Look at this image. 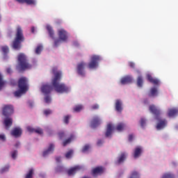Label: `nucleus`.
<instances>
[{"instance_id": "1", "label": "nucleus", "mask_w": 178, "mask_h": 178, "mask_svg": "<svg viewBox=\"0 0 178 178\" xmlns=\"http://www.w3.org/2000/svg\"><path fill=\"white\" fill-rule=\"evenodd\" d=\"M54 77L51 80V84L56 92L63 94V92H69V88L65 83H59L62 79V72L58 71L57 67L52 68Z\"/></svg>"}, {"instance_id": "2", "label": "nucleus", "mask_w": 178, "mask_h": 178, "mask_svg": "<svg viewBox=\"0 0 178 178\" xmlns=\"http://www.w3.org/2000/svg\"><path fill=\"white\" fill-rule=\"evenodd\" d=\"M22 42H24V35L22 27L17 26L15 33V37L12 42L11 47L13 49L19 50L22 48Z\"/></svg>"}, {"instance_id": "3", "label": "nucleus", "mask_w": 178, "mask_h": 178, "mask_svg": "<svg viewBox=\"0 0 178 178\" xmlns=\"http://www.w3.org/2000/svg\"><path fill=\"white\" fill-rule=\"evenodd\" d=\"M18 60V69L20 72L27 70V69H31V65L29 63L27 56L24 54L20 53L17 56Z\"/></svg>"}, {"instance_id": "4", "label": "nucleus", "mask_w": 178, "mask_h": 178, "mask_svg": "<svg viewBox=\"0 0 178 178\" xmlns=\"http://www.w3.org/2000/svg\"><path fill=\"white\" fill-rule=\"evenodd\" d=\"M18 88L22 91H29V79L22 76L18 80Z\"/></svg>"}, {"instance_id": "5", "label": "nucleus", "mask_w": 178, "mask_h": 178, "mask_svg": "<svg viewBox=\"0 0 178 178\" xmlns=\"http://www.w3.org/2000/svg\"><path fill=\"white\" fill-rule=\"evenodd\" d=\"M99 56H92L90 58V61L88 65L89 69H97L98 67V63L100 60Z\"/></svg>"}, {"instance_id": "6", "label": "nucleus", "mask_w": 178, "mask_h": 178, "mask_svg": "<svg viewBox=\"0 0 178 178\" xmlns=\"http://www.w3.org/2000/svg\"><path fill=\"white\" fill-rule=\"evenodd\" d=\"M86 66H87V63L83 61L79 63L76 65V72L78 74L82 77L86 76Z\"/></svg>"}, {"instance_id": "7", "label": "nucleus", "mask_w": 178, "mask_h": 178, "mask_svg": "<svg viewBox=\"0 0 178 178\" xmlns=\"http://www.w3.org/2000/svg\"><path fill=\"white\" fill-rule=\"evenodd\" d=\"M2 113L3 116L8 118L13 113V106L10 104H3L2 108Z\"/></svg>"}, {"instance_id": "8", "label": "nucleus", "mask_w": 178, "mask_h": 178, "mask_svg": "<svg viewBox=\"0 0 178 178\" xmlns=\"http://www.w3.org/2000/svg\"><path fill=\"white\" fill-rule=\"evenodd\" d=\"M58 34L60 40L61 41H67V32L65 31V29H58Z\"/></svg>"}, {"instance_id": "9", "label": "nucleus", "mask_w": 178, "mask_h": 178, "mask_svg": "<svg viewBox=\"0 0 178 178\" xmlns=\"http://www.w3.org/2000/svg\"><path fill=\"white\" fill-rule=\"evenodd\" d=\"M99 124H101V120H99V118L98 117L93 118L90 124V127H92V129H95V127H98Z\"/></svg>"}, {"instance_id": "10", "label": "nucleus", "mask_w": 178, "mask_h": 178, "mask_svg": "<svg viewBox=\"0 0 178 178\" xmlns=\"http://www.w3.org/2000/svg\"><path fill=\"white\" fill-rule=\"evenodd\" d=\"M127 155L125 152H122L118 158L117 161L115 162V165H120V163H123L124 161H126Z\"/></svg>"}, {"instance_id": "11", "label": "nucleus", "mask_w": 178, "mask_h": 178, "mask_svg": "<svg viewBox=\"0 0 178 178\" xmlns=\"http://www.w3.org/2000/svg\"><path fill=\"white\" fill-rule=\"evenodd\" d=\"M104 168L99 166V167H96L95 168H93L92 170V176H97V175H102V173L104 172Z\"/></svg>"}, {"instance_id": "12", "label": "nucleus", "mask_w": 178, "mask_h": 178, "mask_svg": "<svg viewBox=\"0 0 178 178\" xmlns=\"http://www.w3.org/2000/svg\"><path fill=\"white\" fill-rule=\"evenodd\" d=\"M149 111L153 113V115H155L156 116H159L161 115V110L158 109L156 106L154 105H151L149 107Z\"/></svg>"}, {"instance_id": "13", "label": "nucleus", "mask_w": 178, "mask_h": 178, "mask_svg": "<svg viewBox=\"0 0 178 178\" xmlns=\"http://www.w3.org/2000/svg\"><path fill=\"white\" fill-rule=\"evenodd\" d=\"M22 129L19 127L14 128L11 131L12 136H13L16 138H17V137H20V136H22Z\"/></svg>"}, {"instance_id": "14", "label": "nucleus", "mask_w": 178, "mask_h": 178, "mask_svg": "<svg viewBox=\"0 0 178 178\" xmlns=\"http://www.w3.org/2000/svg\"><path fill=\"white\" fill-rule=\"evenodd\" d=\"M115 106L117 112H122V111H123V103L120 101V99H117L115 101Z\"/></svg>"}, {"instance_id": "15", "label": "nucleus", "mask_w": 178, "mask_h": 178, "mask_svg": "<svg viewBox=\"0 0 178 178\" xmlns=\"http://www.w3.org/2000/svg\"><path fill=\"white\" fill-rule=\"evenodd\" d=\"M54 149H55V145H54V144H50L48 149L43 152V156H47V155L52 154V152H54Z\"/></svg>"}, {"instance_id": "16", "label": "nucleus", "mask_w": 178, "mask_h": 178, "mask_svg": "<svg viewBox=\"0 0 178 178\" xmlns=\"http://www.w3.org/2000/svg\"><path fill=\"white\" fill-rule=\"evenodd\" d=\"M41 91L43 94H49L52 91V87L49 85H43L41 88Z\"/></svg>"}, {"instance_id": "17", "label": "nucleus", "mask_w": 178, "mask_h": 178, "mask_svg": "<svg viewBox=\"0 0 178 178\" xmlns=\"http://www.w3.org/2000/svg\"><path fill=\"white\" fill-rule=\"evenodd\" d=\"M147 79L149 83H152V84H154L155 86H159V80L157 79H154L151 74L147 75Z\"/></svg>"}, {"instance_id": "18", "label": "nucleus", "mask_w": 178, "mask_h": 178, "mask_svg": "<svg viewBox=\"0 0 178 178\" xmlns=\"http://www.w3.org/2000/svg\"><path fill=\"white\" fill-rule=\"evenodd\" d=\"M169 118H175V116H177L178 115V108H170L168 110V113Z\"/></svg>"}, {"instance_id": "19", "label": "nucleus", "mask_w": 178, "mask_h": 178, "mask_svg": "<svg viewBox=\"0 0 178 178\" xmlns=\"http://www.w3.org/2000/svg\"><path fill=\"white\" fill-rule=\"evenodd\" d=\"M167 123L166 120H161L156 125L157 130H162V129L166 127Z\"/></svg>"}, {"instance_id": "20", "label": "nucleus", "mask_w": 178, "mask_h": 178, "mask_svg": "<svg viewBox=\"0 0 178 178\" xmlns=\"http://www.w3.org/2000/svg\"><path fill=\"white\" fill-rule=\"evenodd\" d=\"M132 81H133V78L130 76H127L121 79L120 83L121 84L124 85V84H129Z\"/></svg>"}, {"instance_id": "21", "label": "nucleus", "mask_w": 178, "mask_h": 178, "mask_svg": "<svg viewBox=\"0 0 178 178\" xmlns=\"http://www.w3.org/2000/svg\"><path fill=\"white\" fill-rule=\"evenodd\" d=\"M19 3H26V5H36L37 1L35 0H16Z\"/></svg>"}, {"instance_id": "22", "label": "nucleus", "mask_w": 178, "mask_h": 178, "mask_svg": "<svg viewBox=\"0 0 178 178\" xmlns=\"http://www.w3.org/2000/svg\"><path fill=\"white\" fill-rule=\"evenodd\" d=\"M112 131H113V125H112L111 123H109L107 124V129L106 131V137L111 136V134H112Z\"/></svg>"}, {"instance_id": "23", "label": "nucleus", "mask_w": 178, "mask_h": 178, "mask_svg": "<svg viewBox=\"0 0 178 178\" xmlns=\"http://www.w3.org/2000/svg\"><path fill=\"white\" fill-rule=\"evenodd\" d=\"M13 123V120L10 118H7L3 121V124L6 129H9V127L12 126Z\"/></svg>"}, {"instance_id": "24", "label": "nucleus", "mask_w": 178, "mask_h": 178, "mask_svg": "<svg viewBox=\"0 0 178 178\" xmlns=\"http://www.w3.org/2000/svg\"><path fill=\"white\" fill-rule=\"evenodd\" d=\"M142 152H143V149L141 147H136L134 152V157L135 158V159H136V158H138V156L141 155Z\"/></svg>"}, {"instance_id": "25", "label": "nucleus", "mask_w": 178, "mask_h": 178, "mask_svg": "<svg viewBox=\"0 0 178 178\" xmlns=\"http://www.w3.org/2000/svg\"><path fill=\"white\" fill-rule=\"evenodd\" d=\"M46 29L49 33V37L54 40L55 38V33L54 32V29H52V26L47 25Z\"/></svg>"}, {"instance_id": "26", "label": "nucleus", "mask_w": 178, "mask_h": 178, "mask_svg": "<svg viewBox=\"0 0 178 178\" xmlns=\"http://www.w3.org/2000/svg\"><path fill=\"white\" fill-rule=\"evenodd\" d=\"M79 169H80V168L79 166L74 167V168L68 170L67 175L69 176H72V175H75L76 172H77V170H79Z\"/></svg>"}, {"instance_id": "27", "label": "nucleus", "mask_w": 178, "mask_h": 178, "mask_svg": "<svg viewBox=\"0 0 178 178\" xmlns=\"http://www.w3.org/2000/svg\"><path fill=\"white\" fill-rule=\"evenodd\" d=\"M158 95V88H152L150 89V93L149 95V97H157Z\"/></svg>"}, {"instance_id": "28", "label": "nucleus", "mask_w": 178, "mask_h": 178, "mask_svg": "<svg viewBox=\"0 0 178 178\" xmlns=\"http://www.w3.org/2000/svg\"><path fill=\"white\" fill-rule=\"evenodd\" d=\"M143 83H144V79H143V76L139 75L137 78L138 87H143Z\"/></svg>"}, {"instance_id": "29", "label": "nucleus", "mask_w": 178, "mask_h": 178, "mask_svg": "<svg viewBox=\"0 0 178 178\" xmlns=\"http://www.w3.org/2000/svg\"><path fill=\"white\" fill-rule=\"evenodd\" d=\"M124 127H126V125L124 123L120 122L118 124L115 129L118 131H123Z\"/></svg>"}, {"instance_id": "30", "label": "nucleus", "mask_w": 178, "mask_h": 178, "mask_svg": "<svg viewBox=\"0 0 178 178\" xmlns=\"http://www.w3.org/2000/svg\"><path fill=\"white\" fill-rule=\"evenodd\" d=\"M27 91H22V89H19V90H17L14 92L15 97H22V95L26 94Z\"/></svg>"}, {"instance_id": "31", "label": "nucleus", "mask_w": 178, "mask_h": 178, "mask_svg": "<svg viewBox=\"0 0 178 178\" xmlns=\"http://www.w3.org/2000/svg\"><path fill=\"white\" fill-rule=\"evenodd\" d=\"M34 175V169L31 168L29 172L26 173L25 178H33Z\"/></svg>"}, {"instance_id": "32", "label": "nucleus", "mask_w": 178, "mask_h": 178, "mask_svg": "<svg viewBox=\"0 0 178 178\" xmlns=\"http://www.w3.org/2000/svg\"><path fill=\"white\" fill-rule=\"evenodd\" d=\"M73 138H74V136L73 135H71V136L68 139L65 140L63 143V147H66L67 144H70V143H72V140H73Z\"/></svg>"}, {"instance_id": "33", "label": "nucleus", "mask_w": 178, "mask_h": 178, "mask_svg": "<svg viewBox=\"0 0 178 178\" xmlns=\"http://www.w3.org/2000/svg\"><path fill=\"white\" fill-rule=\"evenodd\" d=\"M129 178H140V174L136 170L132 171Z\"/></svg>"}, {"instance_id": "34", "label": "nucleus", "mask_w": 178, "mask_h": 178, "mask_svg": "<svg viewBox=\"0 0 178 178\" xmlns=\"http://www.w3.org/2000/svg\"><path fill=\"white\" fill-rule=\"evenodd\" d=\"M2 52L4 55H6L9 52V47L8 46H2L1 47Z\"/></svg>"}, {"instance_id": "35", "label": "nucleus", "mask_w": 178, "mask_h": 178, "mask_svg": "<svg viewBox=\"0 0 178 178\" xmlns=\"http://www.w3.org/2000/svg\"><path fill=\"white\" fill-rule=\"evenodd\" d=\"M162 178H175V175L170 172L165 173L163 175Z\"/></svg>"}, {"instance_id": "36", "label": "nucleus", "mask_w": 178, "mask_h": 178, "mask_svg": "<svg viewBox=\"0 0 178 178\" xmlns=\"http://www.w3.org/2000/svg\"><path fill=\"white\" fill-rule=\"evenodd\" d=\"M63 170H65V168L62 165H58L56 168V172H57V173H60V172H63Z\"/></svg>"}, {"instance_id": "37", "label": "nucleus", "mask_w": 178, "mask_h": 178, "mask_svg": "<svg viewBox=\"0 0 178 178\" xmlns=\"http://www.w3.org/2000/svg\"><path fill=\"white\" fill-rule=\"evenodd\" d=\"M41 51H42V46L39 45L35 49V54H37V55H40V54H41Z\"/></svg>"}, {"instance_id": "38", "label": "nucleus", "mask_w": 178, "mask_h": 178, "mask_svg": "<svg viewBox=\"0 0 178 178\" xmlns=\"http://www.w3.org/2000/svg\"><path fill=\"white\" fill-rule=\"evenodd\" d=\"M72 155H73V150H70L65 154V158L69 159V158H72Z\"/></svg>"}, {"instance_id": "39", "label": "nucleus", "mask_w": 178, "mask_h": 178, "mask_svg": "<svg viewBox=\"0 0 178 178\" xmlns=\"http://www.w3.org/2000/svg\"><path fill=\"white\" fill-rule=\"evenodd\" d=\"M9 170V165H6L0 170V173H5Z\"/></svg>"}, {"instance_id": "40", "label": "nucleus", "mask_w": 178, "mask_h": 178, "mask_svg": "<svg viewBox=\"0 0 178 178\" xmlns=\"http://www.w3.org/2000/svg\"><path fill=\"white\" fill-rule=\"evenodd\" d=\"M62 40L60 39H56L54 40V47H59V45L60 44V42Z\"/></svg>"}, {"instance_id": "41", "label": "nucleus", "mask_w": 178, "mask_h": 178, "mask_svg": "<svg viewBox=\"0 0 178 178\" xmlns=\"http://www.w3.org/2000/svg\"><path fill=\"white\" fill-rule=\"evenodd\" d=\"M81 109H83V106L81 105L76 106L74 108V112H80Z\"/></svg>"}, {"instance_id": "42", "label": "nucleus", "mask_w": 178, "mask_h": 178, "mask_svg": "<svg viewBox=\"0 0 178 178\" xmlns=\"http://www.w3.org/2000/svg\"><path fill=\"white\" fill-rule=\"evenodd\" d=\"M88 149H90V145H86L82 149V152H87Z\"/></svg>"}, {"instance_id": "43", "label": "nucleus", "mask_w": 178, "mask_h": 178, "mask_svg": "<svg viewBox=\"0 0 178 178\" xmlns=\"http://www.w3.org/2000/svg\"><path fill=\"white\" fill-rule=\"evenodd\" d=\"M11 156H12L13 159H16V156H17V150H15L11 153Z\"/></svg>"}, {"instance_id": "44", "label": "nucleus", "mask_w": 178, "mask_h": 178, "mask_svg": "<svg viewBox=\"0 0 178 178\" xmlns=\"http://www.w3.org/2000/svg\"><path fill=\"white\" fill-rule=\"evenodd\" d=\"M34 133H36L37 134H42V129L40 128L35 129Z\"/></svg>"}, {"instance_id": "45", "label": "nucleus", "mask_w": 178, "mask_h": 178, "mask_svg": "<svg viewBox=\"0 0 178 178\" xmlns=\"http://www.w3.org/2000/svg\"><path fill=\"white\" fill-rule=\"evenodd\" d=\"M69 119H70V117L69 115H66L64 117V123H65V124H67L69 123Z\"/></svg>"}, {"instance_id": "46", "label": "nucleus", "mask_w": 178, "mask_h": 178, "mask_svg": "<svg viewBox=\"0 0 178 178\" xmlns=\"http://www.w3.org/2000/svg\"><path fill=\"white\" fill-rule=\"evenodd\" d=\"M44 101H45L46 104H49L51 102V97H49L48 95L44 97Z\"/></svg>"}, {"instance_id": "47", "label": "nucleus", "mask_w": 178, "mask_h": 178, "mask_svg": "<svg viewBox=\"0 0 178 178\" xmlns=\"http://www.w3.org/2000/svg\"><path fill=\"white\" fill-rule=\"evenodd\" d=\"M51 113H52V111L49 110V109H47V110H44V114L46 115V116H48V115H51Z\"/></svg>"}, {"instance_id": "48", "label": "nucleus", "mask_w": 178, "mask_h": 178, "mask_svg": "<svg viewBox=\"0 0 178 178\" xmlns=\"http://www.w3.org/2000/svg\"><path fill=\"white\" fill-rule=\"evenodd\" d=\"M145 123H146L145 119L141 118L140 119V126H141V127H144L145 126Z\"/></svg>"}, {"instance_id": "49", "label": "nucleus", "mask_w": 178, "mask_h": 178, "mask_svg": "<svg viewBox=\"0 0 178 178\" xmlns=\"http://www.w3.org/2000/svg\"><path fill=\"white\" fill-rule=\"evenodd\" d=\"M27 130L29 131V133H34L35 129L31 127H27Z\"/></svg>"}, {"instance_id": "50", "label": "nucleus", "mask_w": 178, "mask_h": 178, "mask_svg": "<svg viewBox=\"0 0 178 178\" xmlns=\"http://www.w3.org/2000/svg\"><path fill=\"white\" fill-rule=\"evenodd\" d=\"M58 137H59V138H60V140H62V138H63V137H65V133L59 132L58 133Z\"/></svg>"}, {"instance_id": "51", "label": "nucleus", "mask_w": 178, "mask_h": 178, "mask_svg": "<svg viewBox=\"0 0 178 178\" xmlns=\"http://www.w3.org/2000/svg\"><path fill=\"white\" fill-rule=\"evenodd\" d=\"M129 66H130L132 69H134L136 67V64L133 62H129Z\"/></svg>"}, {"instance_id": "52", "label": "nucleus", "mask_w": 178, "mask_h": 178, "mask_svg": "<svg viewBox=\"0 0 178 178\" xmlns=\"http://www.w3.org/2000/svg\"><path fill=\"white\" fill-rule=\"evenodd\" d=\"M0 140H1L2 141H5L6 140L5 134H0Z\"/></svg>"}, {"instance_id": "53", "label": "nucleus", "mask_w": 178, "mask_h": 178, "mask_svg": "<svg viewBox=\"0 0 178 178\" xmlns=\"http://www.w3.org/2000/svg\"><path fill=\"white\" fill-rule=\"evenodd\" d=\"M91 108H92V109H93V110L99 109V105H98V104H94V105H92V106H91Z\"/></svg>"}, {"instance_id": "54", "label": "nucleus", "mask_w": 178, "mask_h": 178, "mask_svg": "<svg viewBox=\"0 0 178 178\" xmlns=\"http://www.w3.org/2000/svg\"><path fill=\"white\" fill-rule=\"evenodd\" d=\"M97 144L98 147H101V145H102V144H104V141H102V140H98Z\"/></svg>"}, {"instance_id": "55", "label": "nucleus", "mask_w": 178, "mask_h": 178, "mask_svg": "<svg viewBox=\"0 0 178 178\" xmlns=\"http://www.w3.org/2000/svg\"><path fill=\"white\" fill-rule=\"evenodd\" d=\"M6 72L8 74H12V69L10 67L6 68Z\"/></svg>"}, {"instance_id": "56", "label": "nucleus", "mask_w": 178, "mask_h": 178, "mask_svg": "<svg viewBox=\"0 0 178 178\" xmlns=\"http://www.w3.org/2000/svg\"><path fill=\"white\" fill-rule=\"evenodd\" d=\"M129 141H133V135L132 134L129 136Z\"/></svg>"}, {"instance_id": "57", "label": "nucleus", "mask_w": 178, "mask_h": 178, "mask_svg": "<svg viewBox=\"0 0 178 178\" xmlns=\"http://www.w3.org/2000/svg\"><path fill=\"white\" fill-rule=\"evenodd\" d=\"M35 28H34V26H32L31 33H35Z\"/></svg>"}, {"instance_id": "58", "label": "nucleus", "mask_w": 178, "mask_h": 178, "mask_svg": "<svg viewBox=\"0 0 178 178\" xmlns=\"http://www.w3.org/2000/svg\"><path fill=\"white\" fill-rule=\"evenodd\" d=\"M56 162H60V157H56Z\"/></svg>"}, {"instance_id": "59", "label": "nucleus", "mask_w": 178, "mask_h": 178, "mask_svg": "<svg viewBox=\"0 0 178 178\" xmlns=\"http://www.w3.org/2000/svg\"><path fill=\"white\" fill-rule=\"evenodd\" d=\"M74 47H79V42H74Z\"/></svg>"}, {"instance_id": "60", "label": "nucleus", "mask_w": 178, "mask_h": 178, "mask_svg": "<svg viewBox=\"0 0 178 178\" xmlns=\"http://www.w3.org/2000/svg\"><path fill=\"white\" fill-rule=\"evenodd\" d=\"M136 72L138 73V74H140L141 72L139 70H136Z\"/></svg>"}, {"instance_id": "61", "label": "nucleus", "mask_w": 178, "mask_h": 178, "mask_svg": "<svg viewBox=\"0 0 178 178\" xmlns=\"http://www.w3.org/2000/svg\"><path fill=\"white\" fill-rule=\"evenodd\" d=\"M29 106L32 107L33 106V103L29 102Z\"/></svg>"}, {"instance_id": "62", "label": "nucleus", "mask_w": 178, "mask_h": 178, "mask_svg": "<svg viewBox=\"0 0 178 178\" xmlns=\"http://www.w3.org/2000/svg\"><path fill=\"white\" fill-rule=\"evenodd\" d=\"M0 22H1V15H0Z\"/></svg>"}, {"instance_id": "63", "label": "nucleus", "mask_w": 178, "mask_h": 178, "mask_svg": "<svg viewBox=\"0 0 178 178\" xmlns=\"http://www.w3.org/2000/svg\"><path fill=\"white\" fill-rule=\"evenodd\" d=\"M15 147H17V145H15Z\"/></svg>"}]
</instances>
